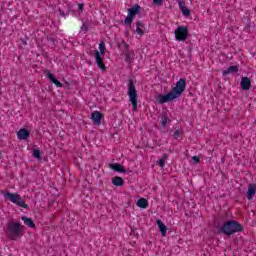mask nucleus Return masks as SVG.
Wrapping results in <instances>:
<instances>
[{
    "label": "nucleus",
    "instance_id": "24",
    "mask_svg": "<svg viewBox=\"0 0 256 256\" xmlns=\"http://www.w3.org/2000/svg\"><path fill=\"white\" fill-rule=\"evenodd\" d=\"M32 156L34 157V159H39V160H41V150H39V149H33V150H32Z\"/></svg>",
    "mask_w": 256,
    "mask_h": 256
},
{
    "label": "nucleus",
    "instance_id": "20",
    "mask_svg": "<svg viewBox=\"0 0 256 256\" xmlns=\"http://www.w3.org/2000/svg\"><path fill=\"white\" fill-rule=\"evenodd\" d=\"M136 205L140 207V209H147L149 207V201L145 198L138 199Z\"/></svg>",
    "mask_w": 256,
    "mask_h": 256
},
{
    "label": "nucleus",
    "instance_id": "16",
    "mask_svg": "<svg viewBox=\"0 0 256 256\" xmlns=\"http://www.w3.org/2000/svg\"><path fill=\"white\" fill-rule=\"evenodd\" d=\"M136 33H138V35H145V24L143 23V21L137 20L136 21Z\"/></svg>",
    "mask_w": 256,
    "mask_h": 256
},
{
    "label": "nucleus",
    "instance_id": "4",
    "mask_svg": "<svg viewBox=\"0 0 256 256\" xmlns=\"http://www.w3.org/2000/svg\"><path fill=\"white\" fill-rule=\"evenodd\" d=\"M139 13H141V6H139V4H135L132 8L128 9V16L124 19L122 24L129 27V29H133L131 25H133V20L136 15H139Z\"/></svg>",
    "mask_w": 256,
    "mask_h": 256
},
{
    "label": "nucleus",
    "instance_id": "21",
    "mask_svg": "<svg viewBox=\"0 0 256 256\" xmlns=\"http://www.w3.org/2000/svg\"><path fill=\"white\" fill-rule=\"evenodd\" d=\"M45 76L47 77V79H49V81H51V83H54L57 78L55 77V74L51 73V71L46 70L45 72Z\"/></svg>",
    "mask_w": 256,
    "mask_h": 256
},
{
    "label": "nucleus",
    "instance_id": "9",
    "mask_svg": "<svg viewBox=\"0 0 256 256\" xmlns=\"http://www.w3.org/2000/svg\"><path fill=\"white\" fill-rule=\"evenodd\" d=\"M17 137H18V139H20V141H25V140L29 139V137H31V131H29L25 128H21L17 132Z\"/></svg>",
    "mask_w": 256,
    "mask_h": 256
},
{
    "label": "nucleus",
    "instance_id": "7",
    "mask_svg": "<svg viewBox=\"0 0 256 256\" xmlns=\"http://www.w3.org/2000/svg\"><path fill=\"white\" fill-rule=\"evenodd\" d=\"M176 41H187L189 37V28L187 26H178L174 31Z\"/></svg>",
    "mask_w": 256,
    "mask_h": 256
},
{
    "label": "nucleus",
    "instance_id": "37",
    "mask_svg": "<svg viewBox=\"0 0 256 256\" xmlns=\"http://www.w3.org/2000/svg\"><path fill=\"white\" fill-rule=\"evenodd\" d=\"M83 9H85V5L84 4H78V10L83 11Z\"/></svg>",
    "mask_w": 256,
    "mask_h": 256
},
{
    "label": "nucleus",
    "instance_id": "10",
    "mask_svg": "<svg viewBox=\"0 0 256 256\" xmlns=\"http://www.w3.org/2000/svg\"><path fill=\"white\" fill-rule=\"evenodd\" d=\"M102 117H103V113H101L100 111H93L91 114V119L94 125H101Z\"/></svg>",
    "mask_w": 256,
    "mask_h": 256
},
{
    "label": "nucleus",
    "instance_id": "26",
    "mask_svg": "<svg viewBox=\"0 0 256 256\" xmlns=\"http://www.w3.org/2000/svg\"><path fill=\"white\" fill-rule=\"evenodd\" d=\"M105 49H106V47H105V42H100L99 43V55L101 56V55H105Z\"/></svg>",
    "mask_w": 256,
    "mask_h": 256
},
{
    "label": "nucleus",
    "instance_id": "13",
    "mask_svg": "<svg viewBox=\"0 0 256 256\" xmlns=\"http://www.w3.org/2000/svg\"><path fill=\"white\" fill-rule=\"evenodd\" d=\"M255 193H256V184L255 183L249 184L247 195H246L248 201L253 200V198L255 197Z\"/></svg>",
    "mask_w": 256,
    "mask_h": 256
},
{
    "label": "nucleus",
    "instance_id": "28",
    "mask_svg": "<svg viewBox=\"0 0 256 256\" xmlns=\"http://www.w3.org/2000/svg\"><path fill=\"white\" fill-rule=\"evenodd\" d=\"M124 56H125V61L126 63L131 64V52H124Z\"/></svg>",
    "mask_w": 256,
    "mask_h": 256
},
{
    "label": "nucleus",
    "instance_id": "35",
    "mask_svg": "<svg viewBox=\"0 0 256 256\" xmlns=\"http://www.w3.org/2000/svg\"><path fill=\"white\" fill-rule=\"evenodd\" d=\"M54 85H56L57 87H63V83H61L59 80H55V82H52Z\"/></svg>",
    "mask_w": 256,
    "mask_h": 256
},
{
    "label": "nucleus",
    "instance_id": "30",
    "mask_svg": "<svg viewBox=\"0 0 256 256\" xmlns=\"http://www.w3.org/2000/svg\"><path fill=\"white\" fill-rule=\"evenodd\" d=\"M81 31H84L85 33H87V31H89V24L84 22L81 26Z\"/></svg>",
    "mask_w": 256,
    "mask_h": 256
},
{
    "label": "nucleus",
    "instance_id": "32",
    "mask_svg": "<svg viewBox=\"0 0 256 256\" xmlns=\"http://www.w3.org/2000/svg\"><path fill=\"white\" fill-rule=\"evenodd\" d=\"M174 139H179L181 137V130L174 131L173 135Z\"/></svg>",
    "mask_w": 256,
    "mask_h": 256
},
{
    "label": "nucleus",
    "instance_id": "34",
    "mask_svg": "<svg viewBox=\"0 0 256 256\" xmlns=\"http://www.w3.org/2000/svg\"><path fill=\"white\" fill-rule=\"evenodd\" d=\"M153 3H154V5L161 7V5H163V0H153Z\"/></svg>",
    "mask_w": 256,
    "mask_h": 256
},
{
    "label": "nucleus",
    "instance_id": "15",
    "mask_svg": "<svg viewBox=\"0 0 256 256\" xmlns=\"http://www.w3.org/2000/svg\"><path fill=\"white\" fill-rule=\"evenodd\" d=\"M156 224L158 226V229H159L162 237H166L167 236V226L163 223V221H161V219H157Z\"/></svg>",
    "mask_w": 256,
    "mask_h": 256
},
{
    "label": "nucleus",
    "instance_id": "22",
    "mask_svg": "<svg viewBox=\"0 0 256 256\" xmlns=\"http://www.w3.org/2000/svg\"><path fill=\"white\" fill-rule=\"evenodd\" d=\"M45 76L47 77V79H49V81H51V83H54L57 78L55 77V74L51 73V71L46 70L45 72Z\"/></svg>",
    "mask_w": 256,
    "mask_h": 256
},
{
    "label": "nucleus",
    "instance_id": "14",
    "mask_svg": "<svg viewBox=\"0 0 256 256\" xmlns=\"http://www.w3.org/2000/svg\"><path fill=\"white\" fill-rule=\"evenodd\" d=\"M239 72V66H230L226 70L222 71L223 77H227V75H234V73Z\"/></svg>",
    "mask_w": 256,
    "mask_h": 256
},
{
    "label": "nucleus",
    "instance_id": "25",
    "mask_svg": "<svg viewBox=\"0 0 256 256\" xmlns=\"http://www.w3.org/2000/svg\"><path fill=\"white\" fill-rule=\"evenodd\" d=\"M47 41H48V43H52L53 47H55V45H57V43H59L57 38H55L53 36H47Z\"/></svg>",
    "mask_w": 256,
    "mask_h": 256
},
{
    "label": "nucleus",
    "instance_id": "18",
    "mask_svg": "<svg viewBox=\"0 0 256 256\" xmlns=\"http://www.w3.org/2000/svg\"><path fill=\"white\" fill-rule=\"evenodd\" d=\"M167 123H171V119H169V115L167 114V112H163L160 121L161 127L165 129L167 127Z\"/></svg>",
    "mask_w": 256,
    "mask_h": 256
},
{
    "label": "nucleus",
    "instance_id": "2",
    "mask_svg": "<svg viewBox=\"0 0 256 256\" xmlns=\"http://www.w3.org/2000/svg\"><path fill=\"white\" fill-rule=\"evenodd\" d=\"M244 231L243 225L236 220H227L217 228V235H226L231 237L235 233H242Z\"/></svg>",
    "mask_w": 256,
    "mask_h": 256
},
{
    "label": "nucleus",
    "instance_id": "8",
    "mask_svg": "<svg viewBox=\"0 0 256 256\" xmlns=\"http://www.w3.org/2000/svg\"><path fill=\"white\" fill-rule=\"evenodd\" d=\"M94 56L96 60V65L100 68V71H107V67H105V63H103V57L99 54V50L94 51Z\"/></svg>",
    "mask_w": 256,
    "mask_h": 256
},
{
    "label": "nucleus",
    "instance_id": "12",
    "mask_svg": "<svg viewBox=\"0 0 256 256\" xmlns=\"http://www.w3.org/2000/svg\"><path fill=\"white\" fill-rule=\"evenodd\" d=\"M240 86L242 87L243 91H249L251 89V78L242 77Z\"/></svg>",
    "mask_w": 256,
    "mask_h": 256
},
{
    "label": "nucleus",
    "instance_id": "31",
    "mask_svg": "<svg viewBox=\"0 0 256 256\" xmlns=\"http://www.w3.org/2000/svg\"><path fill=\"white\" fill-rule=\"evenodd\" d=\"M192 161L194 165H198V163H201V158H199V156H193Z\"/></svg>",
    "mask_w": 256,
    "mask_h": 256
},
{
    "label": "nucleus",
    "instance_id": "33",
    "mask_svg": "<svg viewBox=\"0 0 256 256\" xmlns=\"http://www.w3.org/2000/svg\"><path fill=\"white\" fill-rule=\"evenodd\" d=\"M178 6H179L180 11H181L182 9H184V8L186 7V6H185V1L180 0V1L178 2Z\"/></svg>",
    "mask_w": 256,
    "mask_h": 256
},
{
    "label": "nucleus",
    "instance_id": "5",
    "mask_svg": "<svg viewBox=\"0 0 256 256\" xmlns=\"http://www.w3.org/2000/svg\"><path fill=\"white\" fill-rule=\"evenodd\" d=\"M128 97L130 103H132V111H137V100L139 99V96L137 95V89L135 88V83H133V79H129Z\"/></svg>",
    "mask_w": 256,
    "mask_h": 256
},
{
    "label": "nucleus",
    "instance_id": "19",
    "mask_svg": "<svg viewBox=\"0 0 256 256\" xmlns=\"http://www.w3.org/2000/svg\"><path fill=\"white\" fill-rule=\"evenodd\" d=\"M22 221L24 222V224L27 225V227H30V229H35L37 226L35 225V222H33L32 218H29L27 216H22Z\"/></svg>",
    "mask_w": 256,
    "mask_h": 256
},
{
    "label": "nucleus",
    "instance_id": "3",
    "mask_svg": "<svg viewBox=\"0 0 256 256\" xmlns=\"http://www.w3.org/2000/svg\"><path fill=\"white\" fill-rule=\"evenodd\" d=\"M23 229L24 227L21 225V222H9L7 224L5 233L8 239L17 241V239L23 237Z\"/></svg>",
    "mask_w": 256,
    "mask_h": 256
},
{
    "label": "nucleus",
    "instance_id": "11",
    "mask_svg": "<svg viewBox=\"0 0 256 256\" xmlns=\"http://www.w3.org/2000/svg\"><path fill=\"white\" fill-rule=\"evenodd\" d=\"M109 168L112 169V171H115L116 173H127L125 167L119 163H110Z\"/></svg>",
    "mask_w": 256,
    "mask_h": 256
},
{
    "label": "nucleus",
    "instance_id": "1",
    "mask_svg": "<svg viewBox=\"0 0 256 256\" xmlns=\"http://www.w3.org/2000/svg\"><path fill=\"white\" fill-rule=\"evenodd\" d=\"M185 89H187V79L180 78L175 87H173L169 93L167 94H159L156 97V103L159 105H164V103H171V101H175V99H179L183 93H185Z\"/></svg>",
    "mask_w": 256,
    "mask_h": 256
},
{
    "label": "nucleus",
    "instance_id": "38",
    "mask_svg": "<svg viewBox=\"0 0 256 256\" xmlns=\"http://www.w3.org/2000/svg\"><path fill=\"white\" fill-rule=\"evenodd\" d=\"M118 49H121V44H118Z\"/></svg>",
    "mask_w": 256,
    "mask_h": 256
},
{
    "label": "nucleus",
    "instance_id": "29",
    "mask_svg": "<svg viewBox=\"0 0 256 256\" xmlns=\"http://www.w3.org/2000/svg\"><path fill=\"white\" fill-rule=\"evenodd\" d=\"M122 43H123V45H124L123 53H129V52H131V51L129 50V44H127V42H125V40H122Z\"/></svg>",
    "mask_w": 256,
    "mask_h": 256
},
{
    "label": "nucleus",
    "instance_id": "17",
    "mask_svg": "<svg viewBox=\"0 0 256 256\" xmlns=\"http://www.w3.org/2000/svg\"><path fill=\"white\" fill-rule=\"evenodd\" d=\"M112 185L115 187H123L125 185V180L121 176H114L112 178Z\"/></svg>",
    "mask_w": 256,
    "mask_h": 256
},
{
    "label": "nucleus",
    "instance_id": "23",
    "mask_svg": "<svg viewBox=\"0 0 256 256\" xmlns=\"http://www.w3.org/2000/svg\"><path fill=\"white\" fill-rule=\"evenodd\" d=\"M168 157L169 156L164 153L162 155V157L160 158V160L158 161V165H159V167H161V169H163V167H165V161H167Z\"/></svg>",
    "mask_w": 256,
    "mask_h": 256
},
{
    "label": "nucleus",
    "instance_id": "36",
    "mask_svg": "<svg viewBox=\"0 0 256 256\" xmlns=\"http://www.w3.org/2000/svg\"><path fill=\"white\" fill-rule=\"evenodd\" d=\"M59 13H60L61 17H64V18L67 17V14H65V11L59 9Z\"/></svg>",
    "mask_w": 256,
    "mask_h": 256
},
{
    "label": "nucleus",
    "instance_id": "27",
    "mask_svg": "<svg viewBox=\"0 0 256 256\" xmlns=\"http://www.w3.org/2000/svg\"><path fill=\"white\" fill-rule=\"evenodd\" d=\"M180 11L184 17H189V15H191V10L187 7L182 8Z\"/></svg>",
    "mask_w": 256,
    "mask_h": 256
},
{
    "label": "nucleus",
    "instance_id": "6",
    "mask_svg": "<svg viewBox=\"0 0 256 256\" xmlns=\"http://www.w3.org/2000/svg\"><path fill=\"white\" fill-rule=\"evenodd\" d=\"M4 197H6V199H9L11 203H14V205H17V207H22V209H29V205H27L25 201H23V198H21V195L17 193H11L9 191H6Z\"/></svg>",
    "mask_w": 256,
    "mask_h": 256
}]
</instances>
